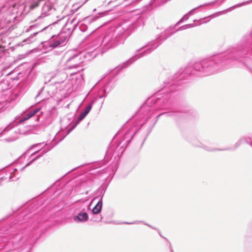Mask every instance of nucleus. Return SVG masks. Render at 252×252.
I'll return each instance as SVG.
<instances>
[{
  "label": "nucleus",
  "instance_id": "4be33fe9",
  "mask_svg": "<svg viewBox=\"0 0 252 252\" xmlns=\"http://www.w3.org/2000/svg\"><path fill=\"white\" fill-rule=\"evenodd\" d=\"M79 28L81 31L82 32H85L87 31L88 29V27L86 25L85 23H82L81 24H79Z\"/></svg>",
  "mask_w": 252,
  "mask_h": 252
},
{
  "label": "nucleus",
  "instance_id": "6ab92c4d",
  "mask_svg": "<svg viewBox=\"0 0 252 252\" xmlns=\"http://www.w3.org/2000/svg\"><path fill=\"white\" fill-rule=\"evenodd\" d=\"M86 116L83 113V112H82L80 115L79 116H78V118H77V120L76 121V122H75V124H74V125L69 129V130H68V133H69L72 130H73L75 127V126L82 121L83 120L85 117H86Z\"/></svg>",
  "mask_w": 252,
  "mask_h": 252
},
{
  "label": "nucleus",
  "instance_id": "423d86ee",
  "mask_svg": "<svg viewBox=\"0 0 252 252\" xmlns=\"http://www.w3.org/2000/svg\"><path fill=\"white\" fill-rule=\"evenodd\" d=\"M68 34L61 32L57 35H52L48 40L42 42L43 47L47 50H51L55 48L64 46L68 41Z\"/></svg>",
  "mask_w": 252,
  "mask_h": 252
},
{
  "label": "nucleus",
  "instance_id": "ea45409f",
  "mask_svg": "<svg viewBox=\"0 0 252 252\" xmlns=\"http://www.w3.org/2000/svg\"><path fill=\"white\" fill-rule=\"evenodd\" d=\"M156 0H151V4L156 1Z\"/></svg>",
  "mask_w": 252,
  "mask_h": 252
},
{
  "label": "nucleus",
  "instance_id": "37998d69",
  "mask_svg": "<svg viewBox=\"0 0 252 252\" xmlns=\"http://www.w3.org/2000/svg\"><path fill=\"white\" fill-rule=\"evenodd\" d=\"M17 171V169H14L13 170V171Z\"/></svg>",
  "mask_w": 252,
  "mask_h": 252
},
{
  "label": "nucleus",
  "instance_id": "cd10ccee",
  "mask_svg": "<svg viewBox=\"0 0 252 252\" xmlns=\"http://www.w3.org/2000/svg\"><path fill=\"white\" fill-rule=\"evenodd\" d=\"M251 2H252V0H249V1H247L245 2H243V3H240V4H238V5H236L235 6V7H238V6H239L243 5H244V4H249V3H251Z\"/></svg>",
  "mask_w": 252,
  "mask_h": 252
},
{
  "label": "nucleus",
  "instance_id": "5701e85b",
  "mask_svg": "<svg viewBox=\"0 0 252 252\" xmlns=\"http://www.w3.org/2000/svg\"><path fill=\"white\" fill-rule=\"evenodd\" d=\"M94 100H93L87 106V107L85 108V111L87 112L88 113L90 112V111H91L92 108V106L93 105V104L94 103Z\"/></svg>",
  "mask_w": 252,
  "mask_h": 252
},
{
  "label": "nucleus",
  "instance_id": "7c9ffc66",
  "mask_svg": "<svg viewBox=\"0 0 252 252\" xmlns=\"http://www.w3.org/2000/svg\"><path fill=\"white\" fill-rule=\"evenodd\" d=\"M34 28L33 26H31L25 30L26 32H28L32 30Z\"/></svg>",
  "mask_w": 252,
  "mask_h": 252
},
{
  "label": "nucleus",
  "instance_id": "7ed1b4c3",
  "mask_svg": "<svg viewBox=\"0 0 252 252\" xmlns=\"http://www.w3.org/2000/svg\"><path fill=\"white\" fill-rule=\"evenodd\" d=\"M251 46L252 53V28L242 36L239 42L229 49L228 52L233 54L232 59H229L222 54L212 56H220V59L221 65L216 73L224 68L232 66L234 65L233 62L243 63L252 72V67L249 66L247 63V61L250 60L248 56L250 53Z\"/></svg>",
  "mask_w": 252,
  "mask_h": 252
},
{
  "label": "nucleus",
  "instance_id": "72a5a7b5",
  "mask_svg": "<svg viewBox=\"0 0 252 252\" xmlns=\"http://www.w3.org/2000/svg\"><path fill=\"white\" fill-rule=\"evenodd\" d=\"M15 138H9V139H6L5 140L6 141H8V142H9V141H14L15 140Z\"/></svg>",
  "mask_w": 252,
  "mask_h": 252
},
{
  "label": "nucleus",
  "instance_id": "f8f14e48",
  "mask_svg": "<svg viewBox=\"0 0 252 252\" xmlns=\"http://www.w3.org/2000/svg\"><path fill=\"white\" fill-rule=\"evenodd\" d=\"M188 141L192 144L193 146L201 148L208 152H214L216 151H225L229 150L230 149H217L212 148L211 146L205 145L200 142L198 139L194 137H189Z\"/></svg>",
  "mask_w": 252,
  "mask_h": 252
},
{
  "label": "nucleus",
  "instance_id": "f03ea898",
  "mask_svg": "<svg viewBox=\"0 0 252 252\" xmlns=\"http://www.w3.org/2000/svg\"><path fill=\"white\" fill-rule=\"evenodd\" d=\"M182 113L178 111H169L167 112H163L160 113L157 117L156 119L154 117L156 116L154 113L153 115L151 114L142 117L141 120L136 122L131 128H129L125 133L123 137H121L120 141L115 149V151L118 153L122 154L124 151L126 147L128 145L131 140L136 134V133L141 128L145 129L146 135L143 139L141 146L144 144L147 137L152 131L153 128L154 127L159 117L161 115H165L167 117H173L174 118H178L182 116Z\"/></svg>",
  "mask_w": 252,
  "mask_h": 252
},
{
  "label": "nucleus",
  "instance_id": "f704fd0d",
  "mask_svg": "<svg viewBox=\"0 0 252 252\" xmlns=\"http://www.w3.org/2000/svg\"><path fill=\"white\" fill-rule=\"evenodd\" d=\"M169 246L171 250V252H174L171 244L169 242Z\"/></svg>",
  "mask_w": 252,
  "mask_h": 252
},
{
  "label": "nucleus",
  "instance_id": "393cba45",
  "mask_svg": "<svg viewBox=\"0 0 252 252\" xmlns=\"http://www.w3.org/2000/svg\"><path fill=\"white\" fill-rule=\"evenodd\" d=\"M39 2H40V1L39 0H37L36 1H34L33 2V3L31 5V8L33 9V8L36 7L37 6H38Z\"/></svg>",
  "mask_w": 252,
  "mask_h": 252
},
{
  "label": "nucleus",
  "instance_id": "20e7f679",
  "mask_svg": "<svg viewBox=\"0 0 252 252\" xmlns=\"http://www.w3.org/2000/svg\"><path fill=\"white\" fill-rule=\"evenodd\" d=\"M125 38V36L124 35H119L116 33L115 31L106 35L103 39L100 37L96 38L90 44L89 47L91 50L94 51L101 46L103 50L102 52H104L110 48L123 43Z\"/></svg>",
  "mask_w": 252,
  "mask_h": 252
},
{
  "label": "nucleus",
  "instance_id": "bb28decb",
  "mask_svg": "<svg viewBox=\"0 0 252 252\" xmlns=\"http://www.w3.org/2000/svg\"><path fill=\"white\" fill-rule=\"evenodd\" d=\"M188 19L189 16L187 15H185L181 19V20L177 23V24H179V23H181L182 22L188 20Z\"/></svg>",
  "mask_w": 252,
  "mask_h": 252
},
{
  "label": "nucleus",
  "instance_id": "4c0bfd02",
  "mask_svg": "<svg viewBox=\"0 0 252 252\" xmlns=\"http://www.w3.org/2000/svg\"><path fill=\"white\" fill-rule=\"evenodd\" d=\"M216 2H217V0L212 2L211 3H209L208 4H214L216 3Z\"/></svg>",
  "mask_w": 252,
  "mask_h": 252
},
{
  "label": "nucleus",
  "instance_id": "9d476101",
  "mask_svg": "<svg viewBox=\"0 0 252 252\" xmlns=\"http://www.w3.org/2000/svg\"><path fill=\"white\" fill-rule=\"evenodd\" d=\"M55 1V0H48L44 3L42 7L41 14L38 17V19L54 14L56 10L54 6Z\"/></svg>",
  "mask_w": 252,
  "mask_h": 252
},
{
  "label": "nucleus",
  "instance_id": "39448f33",
  "mask_svg": "<svg viewBox=\"0 0 252 252\" xmlns=\"http://www.w3.org/2000/svg\"><path fill=\"white\" fill-rule=\"evenodd\" d=\"M172 34V33H170L168 35H165L164 33H161L159 36L155 41H153L152 43L148 44V45L143 46L139 50H137V52H139L140 50L145 48V47L147 48L146 50H145V51H144L139 54L134 56L131 58L129 59L128 61L123 63L120 66V69H123L127 67L133 62L137 60L138 59L150 54L152 51L156 49L159 45H160L162 43L163 40L166 39Z\"/></svg>",
  "mask_w": 252,
  "mask_h": 252
},
{
  "label": "nucleus",
  "instance_id": "2eb2a0df",
  "mask_svg": "<svg viewBox=\"0 0 252 252\" xmlns=\"http://www.w3.org/2000/svg\"><path fill=\"white\" fill-rule=\"evenodd\" d=\"M89 219V216L86 212H82L73 217V220L76 222H85Z\"/></svg>",
  "mask_w": 252,
  "mask_h": 252
},
{
  "label": "nucleus",
  "instance_id": "a211bd4d",
  "mask_svg": "<svg viewBox=\"0 0 252 252\" xmlns=\"http://www.w3.org/2000/svg\"><path fill=\"white\" fill-rule=\"evenodd\" d=\"M14 127L13 126L11 125V124H9L5 127H1L0 128V137H2L6 133H7L10 130H11Z\"/></svg>",
  "mask_w": 252,
  "mask_h": 252
},
{
  "label": "nucleus",
  "instance_id": "a878e982",
  "mask_svg": "<svg viewBox=\"0 0 252 252\" xmlns=\"http://www.w3.org/2000/svg\"><path fill=\"white\" fill-rule=\"evenodd\" d=\"M94 20V18L92 17H88L84 19V22L86 23H90Z\"/></svg>",
  "mask_w": 252,
  "mask_h": 252
},
{
  "label": "nucleus",
  "instance_id": "aec40b11",
  "mask_svg": "<svg viewBox=\"0 0 252 252\" xmlns=\"http://www.w3.org/2000/svg\"><path fill=\"white\" fill-rule=\"evenodd\" d=\"M111 89L109 88L108 85H105L102 91L103 94L99 96V98H102L107 96V94L110 92Z\"/></svg>",
  "mask_w": 252,
  "mask_h": 252
},
{
  "label": "nucleus",
  "instance_id": "c9c22d12",
  "mask_svg": "<svg viewBox=\"0 0 252 252\" xmlns=\"http://www.w3.org/2000/svg\"><path fill=\"white\" fill-rule=\"evenodd\" d=\"M49 28V27L48 26H47V27H45V28H43L41 30H40L39 31V32H43L44 30L47 29H48Z\"/></svg>",
  "mask_w": 252,
  "mask_h": 252
},
{
  "label": "nucleus",
  "instance_id": "473e14b6",
  "mask_svg": "<svg viewBox=\"0 0 252 252\" xmlns=\"http://www.w3.org/2000/svg\"><path fill=\"white\" fill-rule=\"evenodd\" d=\"M38 32H34V33H33L31 35V36H30L29 38H31L33 37L34 36L38 34Z\"/></svg>",
  "mask_w": 252,
  "mask_h": 252
},
{
  "label": "nucleus",
  "instance_id": "58836bf2",
  "mask_svg": "<svg viewBox=\"0 0 252 252\" xmlns=\"http://www.w3.org/2000/svg\"><path fill=\"white\" fill-rule=\"evenodd\" d=\"M83 113L86 115L87 116L88 114V113L86 111H85V110H84V111L83 112Z\"/></svg>",
  "mask_w": 252,
  "mask_h": 252
},
{
  "label": "nucleus",
  "instance_id": "412c9836",
  "mask_svg": "<svg viewBox=\"0 0 252 252\" xmlns=\"http://www.w3.org/2000/svg\"><path fill=\"white\" fill-rule=\"evenodd\" d=\"M193 27H194V24H190L185 25H184V26L180 27L177 30V31L186 30V29H189V28H192Z\"/></svg>",
  "mask_w": 252,
  "mask_h": 252
},
{
  "label": "nucleus",
  "instance_id": "c85d7f7f",
  "mask_svg": "<svg viewBox=\"0 0 252 252\" xmlns=\"http://www.w3.org/2000/svg\"><path fill=\"white\" fill-rule=\"evenodd\" d=\"M8 175H9V180H8V181L9 182H11V181H13V180L12 179V173L11 172V171H9L8 172L7 174Z\"/></svg>",
  "mask_w": 252,
  "mask_h": 252
},
{
  "label": "nucleus",
  "instance_id": "ddd939ff",
  "mask_svg": "<svg viewBox=\"0 0 252 252\" xmlns=\"http://www.w3.org/2000/svg\"><path fill=\"white\" fill-rule=\"evenodd\" d=\"M43 114V112L41 111L39 108H34L30 110L23 117H22L19 121L18 123L21 124L24 121L29 119L32 117H36L37 120L38 119L39 116Z\"/></svg>",
  "mask_w": 252,
  "mask_h": 252
},
{
  "label": "nucleus",
  "instance_id": "6e6552de",
  "mask_svg": "<svg viewBox=\"0 0 252 252\" xmlns=\"http://www.w3.org/2000/svg\"><path fill=\"white\" fill-rule=\"evenodd\" d=\"M106 189L104 187H99L95 191L97 195L94 197L92 201L98 199L96 204L92 210V213L94 215L98 214L101 212L102 207V200Z\"/></svg>",
  "mask_w": 252,
  "mask_h": 252
},
{
  "label": "nucleus",
  "instance_id": "9b49d317",
  "mask_svg": "<svg viewBox=\"0 0 252 252\" xmlns=\"http://www.w3.org/2000/svg\"><path fill=\"white\" fill-rule=\"evenodd\" d=\"M79 25V21L76 18L68 19L63 27L62 32H64L65 34H68L69 37L72 32Z\"/></svg>",
  "mask_w": 252,
  "mask_h": 252
},
{
  "label": "nucleus",
  "instance_id": "dca6fc26",
  "mask_svg": "<svg viewBox=\"0 0 252 252\" xmlns=\"http://www.w3.org/2000/svg\"><path fill=\"white\" fill-rule=\"evenodd\" d=\"M50 150V149L48 150V151ZM48 152V150H46L45 149L40 151V150H37L36 152H35L34 153L32 154L31 155V157H32L34 155H36L37 153H39V155L36 156L35 158H32L31 161L28 162L23 168V169L25 168L26 167L30 165L33 161L36 160L37 159L41 157H42L43 155H44L45 153H46Z\"/></svg>",
  "mask_w": 252,
  "mask_h": 252
},
{
  "label": "nucleus",
  "instance_id": "b1692460",
  "mask_svg": "<svg viewBox=\"0 0 252 252\" xmlns=\"http://www.w3.org/2000/svg\"><path fill=\"white\" fill-rule=\"evenodd\" d=\"M144 224L145 225H146L148 226L149 227H151V228H152V229H155V230H157V231H158V234H159V235H160L161 237H163V238H164V239H165L166 240H167V239L166 238H165V237H163V236L161 235V233H160V231H159V230L157 228H156V227H154V226H152V225H150V224H148V223H144Z\"/></svg>",
  "mask_w": 252,
  "mask_h": 252
},
{
  "label": "nucleus",
  "instance_id": "f3484780",
  "mask_svg": "<svg viewBox=\"0 0 252 252\" xmlns=\"http://www.w3.org/2000/svg\"><path fill=\"white\" fill-rule=\"evenodd\" d=\"M74 69L75 70H74V71L70 72L69 73L70 76H75L76 79L80 82L83 80V74L80 72V70H83V69L80 68V66L79 67V68Z\"/></svg>",
  "mask_w": 252,
  "mask_h": 252
},
{
  "label": "nucleus",
  "instance_id": "a19ab883",
  "mask_svg": "<svg viewBox=\"0 0 252 252\" xmlns=\"http://www.w3.org/2000/svg\"><path fill=\"white\" fill-rule=\"evenodd\" d=\"M103 219V217L102 216L100 217V220H99V221H101Z\"/></svg>",
  "mask_w": 252,
  "mask_h": 252
},
{
  "label": "nucleus",
  "instance_id": "1a4fd4ad",
  "mask_svg": "<svg viewBox=\"0 0 252 252\" xmlns=\"http://www.w3.org/2000/svg\"><path fill=\"white\" fill-rule=\"evenodd\" d=\"M82 54H74L70 57L65 62V69L79 68L80 64L83 62L81 60Z\"/></svg>",
  "mask_w": 252,
  "mask_h": 252
},
{
  "label": "nucleus",
  "instance_id": "79ce46f5",
  "mask_svg": "<svg viewBox=\"0 0 252 252\" xmlns=\"http://www.w3.org/2000/svg\"><path fill=\"white\" fill-rule=\"evenodd\" d=\"M3 179H4V177H1L0 178V181L3 180Z\"/></svg>",
  "mask_w": 252,
  "mask_h": 252
},
{
  "label": "nucleus",
  "instance_id": "2f4dec72",
  "mask_svg": "<svg viewBox=\"0 0 252 252\" xmlns=\"http://www.w3.org/2000/svg\"><path fill=\"white\" fill-rule=\"evenodd\" d=\"M57 18H58V20H57V22H58V21H60V20H62V19H63L65 18V17H64V16H62V17H59V16H57ZM56 23V22H55L54 23V24H55Z\"/></svg>",
  "mask_w": 252,
  "mask_h": 252
},
{
  "label": "nucleus",
  "instance_id": "0eeeda50",
  "mask_svg": "<svg viewBox=\"0 0 252 252\" xmlns=\"http://www.w3.org/2000/svg\"><path fill=\"white\" fill-rule=\"evenodd\" d=\"M68 34L61 32L57 35H52L48 40L42 42L43 47L47 50H51L55 48L64 46L68 41Z\"/></svg>",
  "mask_w": 252,
  "mask_h": 252
},
{
  "label": "nucleus",
  "instance_id": "4468645a",
  "mask_svg": "<svg viewBox=\"0 0 252 252\" xmlns=\"http://www.w3.org/2000/svg\"><path fill=\"white\" fill-rule=\"evenodd\" d=\"M67 77V74L64 71H58L52 77L55 84H60L64 82Z\"/></svg>",
  "mask_w": 252,
  "mask_h": 252
},
{
  "label": "nucleus",
  "instance_id": "f257e3e1",
  "mask_svg": "<svg viewBox=\"0 0 252 252\" xmlns=\"http://www.w3.org/2000/svg\"><path fill=\"white\" fill-rule=\"evenodd\" d=\"M220 56L209 57L194 63L192 65H188L185 68H181L175 74L171 80L164 81L165 85L161 91L163 94L161 97L153 96L148 98L146 102L140 107L137 114L142 115L143 117L150 114L153 115L157 110H167L172 106L171 97L175 96L174 94L176 90L181 89V87L177 85L174 79L180 80L186 75L194 74L197 72V75L201 77H206L216 73L221 66Z\"/></svg>",
  "mask_w": 252,
  "mask_h": 252
},
{
  "label": "nucleus",
  "instance_id": "c756f323",
  "mask_svg": "<svg viewBox=\"0 0 252 252\" xmlns=\"http://www.w3.org/2000/svg\"><path fill=\"white\" fill-rule=\"evenodd\" d=\"M140 222V221H133L132 222H123V223L131 224H136V223H137L138 222Z\"/></svg>",
  "mask_w": 252,
  "mask_h": 252
},
{
  "label": "nucleus",
  "instance_id": "e433bc0d",
  "mask_svg": "<svg viewBox=\"0 0 252 252\" xmlns=\"http://www.w3.org/2000/svg\"><path fill=\"white\" fill-rule=\"evenodd\" d=\"M43 144V143H38V144H37L34 145H33L32 146H33V147L41 145H42V144Z\"/></svg>",
  "mask_w": 252,
  "mask_h": 252
}]
</instances>
